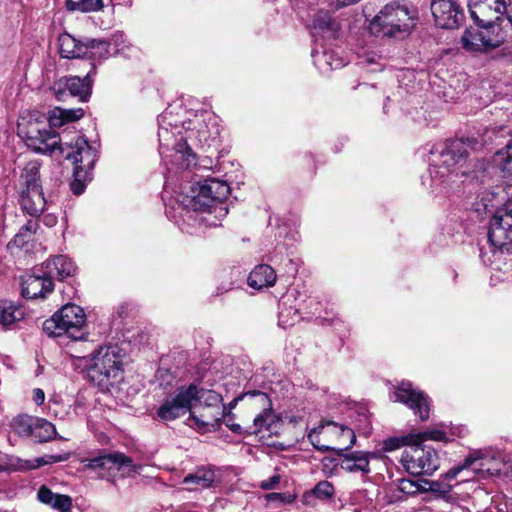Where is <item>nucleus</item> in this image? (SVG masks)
<instances>
[{"instance_id": "obj_35", "label": "nucleus", "mask_w": 512, "mask_h": 512, "mask_svg": "<svg viewBox=\"0 0 512 512\" xmlns=\"http://www.w3.org/2000/svg\"><path fill=\"white\" fill-rule=\"evenodd\" d=\"M479 29L468 28L461 37V45L468 52L487 51Z\"/></svg>"}, {"instance_id": "obj_62", "label": "nucleus", "mask_w": 512, "mask_h": 512, "mask_svg": "<svg viewBox=\"0 0 512 512\" xmlns=\"http://www.w3.org/2000/svg\"><path fill=\"white\" fill-rule=\"evenodd\" d=\"M347 469H348L349 471H352V466H347Z\"/></svg>"}, {"instance_id": "obj_27", "label": "nucleus", "mask_w": 512, "mask_h": 512, "mask_svg": "<svg viewBox=\"0 0 512 512\" xmlns=\"http://www.w3.org/2000/svg\"><path fill=\"white\" fill-rule=\"evenodd\" d=\"M246 395H251V397H257L259 403L263 406L262 412L259 413L254 418V432H260L264 428L268 430L272 423V404L269 397L267 396L266 393L258 390L248 391L246 392Z\"/></svg>"}, {"instance_id": "obj_57", "label": "nucleus", "mask_w": 512, "mask_h": 512, "mask_svg": "<svg viewBox=\"0 0 512 512\" xmlns=\"http://www.w3.org/2000/svg\"><path fill=\"white\" fill-rule=\"evenodd\" d=\"M338 7L349 5L351 0H335Z\"/></svg>"}, {"instance_id": "obj_51", "label": "nucleus", "mask_w": 512, "mask_h": 512, "mask_svg": "<svg viewBox=\"0 0 512 512\" xmlns=\"http://www.w3.org/2000/svg\"><path fill=\"white\" fill-rule=\"evenodd\" d=\"M269 500L279 501L281 503H290L293 500L291 495L285 493H271L268 495Z\"/></svg>"}, {"instance_id": "obj_37", "label": "nucleus", "mask_w": 512, "mask_h": 512, "mask_svg": "<svg viewBox=\"0 0 512 512\" xmlns=\"http://www.w3.org/2000/svg\"><path fill=\"white\" fill-rule=\"evenodd\" d=\"M39 227L38 221L35 219H30L23 225L19 232L14 236L12 240V244L17 247H23L25 244L29 243L37 231Z\"/></svg>"}, {"instance_id": "obj_18", "label": "nucleus", "mask_w": 512, "mask_h": 512, "mask_svg": "<svg viewBox=\"0 0 512 512\" xmlns=\"http://www.w3.org/2000/svg\"><path fill=\"white\" fill-rule=\"evenodd\" d=\"M22 296L26 299L45 298L54 290L53 281L48 277L42 266L34 268L22 277Z\"/></svg>"}, {"instance_id": "obj_1", "label": "nucleus", "mask_w": 512, "mask_h": 512, "mask_svg": "<svg viewBox=\"0 0 512 512\" xmlns=\"http://www.w3.org/2000/svg\"><path fill=\"white\" fill-rule=\"evenodd\" d=\"M191 195H180L176 199L177 207L173 209L184 222L197 223L206 227H216L228 214L224 200L230 193V187L225 181L207 178L190 187Z\"/></svg>"}, {"instance_id": "obj_53", "label": "nucleus", "mask_w": 512, "mask_h": 512, "mask_svg": "<svg viewBox=\"0 0 512 512\" xmlns=\"http://www.w3.org/2000/svg\"><path fill=\"white\" fill-rule=\"evenodd\" d=\"M33 400L37 405H41L45 400V394L42 389L36 388L33 390Z\"/></svg>"}, {"instance_id": "obj_41", "label": "nucleus", "mask_w": 512, "mask_h": 512, "mask_svg": "<svg viewBox=\"0 0 512 512\" xmlns=\"http://www.w3.org/2000/svg\"><path fill=\"white\" fill-rule=\"evenodd\" d=\"M414 443H416L414 433L403 436L390 437L383 441V450L386 452H391L406 445L411 447V445Z\"/></svg>"}, {"instance_id": "obj_22", "label": "nucleus", "mask_w": 512, "mask_h": 512, "mask_svg": "<svg viewBox=\"0 0 512 512\" xmlns=\"http://www.w3.org/2000/svg\"><path fill=\"white\" fill-rule=\"evenodd\" d=\"M224 412V409H208L206 407H202V411L199 414L195 412L190 413V425L204 432L216 430L220 427Z\"/></svg>"}, {"instance_id": "obj_23", "label": "nucleus", "mask_w": 512, "mask_h": 512, "mask_svg": "<svg viewBox=\"0 0 512 512\" xmlns=\"http://www.w3.org/2000/svg\"><path fill=\"white\" fill-rule=\"evenodd\" d=\"M68 459V455H45L32 460H23L17 457H11L8 463V469L14 471H30L41 466L63 462Z\"/></svg>"}, {"instance_id": "obj_45", "label": "nucleus", "mask_w": 512, "mask_h": 512, "mask_svg": "<svg viewBox=\"0 0 512 512\" xmlns=\"http://www.w3.org/2000/svg\"><path fill=\"white\" fill-rule=\"evenodd\" d=\"M356 471H360L361 477L365 478V474L370 471L369 454L362 451L354 452V472Z\"/></svg>"}, {"instance_id": "obj_59", "label": "nucleus", "mask_w": 512, "mask_h": 512, "mask_svg": "<svg viewBox=\"0 0 512 512\" xmlns=\"http://www.w3.org/2000/svg\"><path fill=\"white\" fill-rule=\"evenodd\" d=\"M506 25L512 26V13H507L505 17Z\"/></svg>"}, {"instance_id": "obj_33", "label": "nucleus", "mask_w": 512, "mask_h": 512, "mask_svg": "<svg viewBox=\"0 0 512 512\" xmlns=\"http://www.w3.org/2000/svg\"><path fill=\"white\" fill-rule=\"evenodd\" d=\"M196 395L193 397V404L199 403L201 406L206 407L208 409H224V406H221L222 396L213 391L206 389H199L195 385Z\"/></svg>"}, {"instance_id": "obj_44", "label": "nucleus", "mask_w": 512, "mask_h": 512, "mask_svg": "<svg viewBox=\"0 0 512 512\" xmlns=\"http://www.w3.org/2000/svg\"><path fill=\"white\" fill-rule=\"evenodd\" d=\"M422 483H423V491H430V492L437 494L439 496H442V497L447 496L452 489L451 485L444 484L439 481L423 480Z\"/></svg>"}, {"instance_id": "obj_52", "label": "nucleus", "mask_w": 512, "mask_h": 512, "mask_svg": "<svg viewBox=\"0 0 512 512\" xmlns=\"http://www.w3.org/2000/svg\"><path fill=\"white\" fill-rule=\"evenodd\" d=\"M111 40L113 44L118 48V50L124 48V43L126 41L125 35L122 32H116L112 35Z\"/></svg>"}, {"instance_id": "obj_49", "label": "nucleus", "mask_w": 512, "mask_h": 512, "mask_svg": "<svg viewBox=\"0 0 512 512\" xmlns=\"http://www.w3.org/2000/svg\"><path fill=\"white\" fill-rule=\"evenodd\" d=\"M313 493L319 499H326L333 495L334 487L328 481H321L314 487Z\"/></svg>"}, {"instance_id": "obj_38", "label": "nucleus", "mask_w": 512, "mask_h": 512, "mask_svg": "<svg viewBox=\"0 0 512 512\" xmlns=\"http://www.w3.org/2000/svg\"><path fill=\"white\" fill-rule=\"evenodd\" d=\"M103 7V0H66V8L71 12H95Z\"/></svg>"}, {"instance_id": "obj_34", "label": "nucleus", "mask_w": 512, "mask_h": 512, "mask_svg": "<svg viewBox=\"0 0 512 512\" xmlns=\"http://www.w3.org/2000/svg\"><path fill=\"white\" fill-rule=\"evenodd\" d=\"M214 481L215 473L210 468H199L183 479L184 484L194 485V488H208Z\"/></svg>"}, {"instance_id": "obj_25", "label": "nucleus", "mask_w": 512, "mask_h": 512, "mask_svg": "<svg viewBox=\"0 0 512 512\" xmlns=\"http://www.w3.org/2000/svg\"><path fill=\"white\" fill-rule=\"evenodd\" d=\"M59 53L62 58H84L87 47L85 41L76 39L69 33H62L58 37Z\"/></svg>"}, {"instance_id": "obj_46", "label": "nucleus", "mask_w": 512, "mask_h": 512, "mask_svg": "<svg viewBox=\"0 0 512 512\" xmlns=\"http://www.w3.org/2000/svg\"><path fill=\"white\" fill-rule=\"evenodd\" d=\"M398 489L400 492L407 495H414L420 491H423V483L416 482L410 479L402 478L398 480Z\"/></svg>"}, {"instance_id": "obj_48", "label": "nucleus", "mask_w": 512, "mask_h": 512, "mask_svg": "<svg viewBox=\"0 0 512 512\" xmlns=\"http://www.w3.org/2000/svg\"><path fill=\"white\" fill-rule=\"evenodd\" d=\"M324 429L325 426L323 425L313 428L308 434V439L316 449L320 451H329L332 450L333 448L328 445L322 444L319 438V435L324 432Z\"/></svg>"}, {"instance_id": "obj_3", "label": "nucleus", "mask_w": 512, "mask_h": 512, "mask_svg": "<svg viewBox=\"0 0 512 512\" xmlns=\"http://www.w3.org/2000/svg\"><path fill=\"white\" fill-rule=\"evenodd\" d=\"M476 140L467 138L446 140L435 144L430 150V175L438 184L449 183L453 178L466 176L470 172L467 147L475 148Z\"/></svg>"}, {"instance_id": "obj_14", "label": "nucleus", "mask_w": 512, "mask_h": 512, "mask_svg": "<svg viewBox=\"0 0 512 512\" xmlns=\"http://www.w3.org/2000/svg\"><path fill=\"white\" fill-rule=\"evenodd\" d=\"M488 241L494 249L512 244V208L504 207L495 211L490 220Z\"/></svg>"}, {"instance_id": "obj_42", "label": "nucleus", "mask_w": 512, "mask_h": 512, "mask_svg": "<svg viewBox=\"0 0 512 512\" xmlns=\"http://www.w3.org/2000/svg\"><path fill=\"white\" fill-rule=\"evenodd\" d=\"M314 27L322 32H329L332 35L338 31V24L325 12H320L316 15Z\"/></svg>"}, {"instance_id": "obj_28", "label": "nucleus", "mask_w": 512, "mask_h": 512, "mask_svg": "<svg viewBox=\"0 0 512 512\" xmlns=\"http://www.w3.org/2000/svg\"><path fill=\"white\" fill-rule=\"evenodd\" d=\"M364 437L370 436L372 432L371 414L367 403H354V430Z\"/></svg>"}, {"instance_id": "obj_39", "label": "nucleus", "mask_w": 512, "mask_h": 512, "mask_svg": "<svg viewBox=\"0 0 512 512\" xmlns=\"http://www.w3.org/2000/svg\"><path fill=\"white\" fill-rule=\"evenodd\" d=\"M173 161L180 169H187L194 163L195 155L191 153L190 148L185 143H179L173 155Z\"/></svg>"}, {"instance_id": "obj_31", "label": "nucleus", "mask_w": 512, "mask_h": 512, "mask_svg": "<svg viewBox=\"0 0 512 512\" xmlns=\"http://www.w3.org/2000/svg\"><path fill=\"white\" fill-rule=\"evenodd\" d=\"M314 63L322 72L344 67L347 63L333 51L313 54Z\"/></svg>"}, {"instance_id": "obj_61", "label": "nucleus", "mask_w": 512, "mask_h": 512, "mask_svg": "<svg viewBox=\"0 0 512 512\" xmlns=\"http://www.w3.org/2000/svg\"><path fill=\"white\" fill-rule=\"evenodd\" d=\"M81 100H82L83 102H86L87 98H86V97H83V98H81Z\"/></svg>"}, {"instance_id": "obj_40", "label": "nucleus", "mask_w": 512, "mask_h": 512, "mask_svg": "<svg viewBox=\"0 0 512 512\" xmlns=\"http://www.w3.org/2000/svg\"><path fill=\"white\" fill-rule=\"evenodd\" d=\"M35 419L28 415L16 417L12 422L14 431L21 437H32Z\"/></svg>"}, {"instance_id": "obj_47", "label": "nucleus", "mask_w": 512, "mask_h": 512, "mask_svg": "<svg viewBox=\"0 0 512 512\" xmlns=\"http://www.w3.org/2000/svg\"><path fill=\"white\" fill-rule=\"evenodd\" d=\"M512 161V133L511 139L505 145L503 149L495 153L494 162L498 165L505 167L508 163Z\"/></svg>"}, {"instance_id": "obj_21", "label": "nucleus", "mask_w": 512, "mask_h": 512, "mask_svg": "<svg viewBox=\"0 0 512 512\" xmlns=\"http://www.w3.org/2000/svg\"><path fill=\"white\" fill-rule=\"evenodd\" d=\"M505 21H490V23H475L484 38L487 51L500 47L506 40L507 34L503 23Z\"/></svg>"}, {"instance_id": "obj_5", "label": "nucleus", "mask_w": 512, "mask_h": 512, "mask_svg": "<svg viewBox=\"0 0 512 512\" xmlns=\"http://www.w3.org/2000/svg\"><path fill=\"white\" fill-rule=\"evenodd\" d=\"M413 25V17L405 2L387 3L369 24L370 32L377 37H400L407 34Z\"/></svg>"}, {"instance_id": "obj_7", "label": "nucleus", "mask_w": 512, "mask_h": 512, "mask_svg": "<svg viewBox=\"0 0 512 512\" xmlns=\"http://www.w3.org/2000/svg\"><path fill=\"white\" fill-rule=\"evenodd\" d=\"M86 315L84 310L75 304H66L50 319L43 323V331L51 337L66 335L72 340H84Z\"/></svg>"}, {"instance_id": "obj_63", "label": "nucleus", "mask_w": 512, "mask_h": 512, "mask_svg": "<svg viewBox=\"0 0 512 512\" xmlns=\"http://www.w3.org/2000/svg\"><path fill=\"white\" fill-rule=\"evenodd\" d=\"M2 470H3V468L0 467V471H2Z\"/></svg>"}, {"instance_id": "obj_55", "label": "nucleus", "mask_w": 512, "mask_h": 512, "mask_svg": "<svg viewBox=\"0 0 512 512\" xmlns=\"http://www.w3.org/2000/svg\"><path fill=\"white\" fill-rule=\"evenodd\" d=\"M168 134L169 133H168L167 129L160 128L158 131V136H159L160 141H162V139L165 138Z\"/></svg>"}, {"instance_id": "obj_8", "label": "nucleus", "mask_w": 512, "mask_h": 512, "mask_svg": "<svg viewBox=\"0 0 512 512\" xmlns=\"http://www.w3.org/2000/svg\"><path fill=\"white\" fill-rule=\"evenodd\" d=\"M20 205L23 211L33 217H39L46 209L47 200L40 181V164L28 162L20 176Z\"/></svg>"}, {"instance_id": "obj_56", "label": "nucleus", "mask_w": 512, "mask_h": 512, "mask_svg": "<svg viewBox=\"0 0 512 512\" xmlns=\"http://www.w3.org/2000/svg\"><path fill=\"white\" fill-rule=\"evenodd\" d=\"M246 393H243L242 395H240L239 397L235 398L231 403H230V408H233L235 407V405L237 404V402L239 400H242L244 397H246Z\"/></svg>"}, {"instance_id": "obj_16", "label": "nucleus", "mask_w": 512, "mask_h": 512, "mask_svg": "<svg viewBox=\"0 0 512 512\" xmlns=\"http://www.w3.org/2000/svg\"><path fill=\"white\" fill-rule=\"evenodd\" d=\"M431 12L437 26L443 29H457L464 20L465 14L455 0H432Z\"/></svg>"}, {"instance_id": "obj_11", "label": "nucleus", "mask_w": 512, "mask_h": 512, "mask_svg": "<svg viewBox=\"0 0 512 512\" xmlns=\"http://www.w3.org/2000/svg\"><path fill=\"white\" fill-rule=\"evenodd\" d=\"M401 463L413 476H431L440 467V457L432 446L414 443L403 452Z\"/></svg>"}, {"instance_id": "obj_32", "label": "nucleus", "mask_w": 512, "mask_h": 512, "mask_svg": "<svg viewBox=\"0 0 512 512\" xmlns=\"http://www.w3.org/2000/svg\"><path fill=\"white\" fill-rule=\"evenodd\" d=\"M24 318V311L12 302L0 301V325L10 327Z\"/></svg>"}, {"instance_id": "obj_54", "label": "nucleus", "mask_w": 512, "mask_h": 512, "mask_svg": "<svg viewBox=\"0 0 512 512\" xmlns=\"http://www.w3.org/2000/svg\"><path fill=\"white\" fill-rule=\"evenodd\" d=\"M492 135H496V128L486 129L484 134H483V136H482L483 144H487L489 142H492V140H493Z\"/></svg>"}, {"instance_id": "obj_12", "label": "nucleus", "mask_w": 512, "mask_h": 512, "mask_svg": "<svg viewBox=\"0 0 512 512\" xmlns=\"http://www.w3.org/2000/svg\"><path fill=\"white\" fill-rule=\"evenodd\" d=\"M195 395V384L179 388L174 396L163 401L157 410L158 417L163 421H172L183 416L191 410Z\"/></svg>"}, {"instance_id": "obj_2", "label": "nucleus", "mask_w": 512, "mask_h": 512, "mask_svg": "<svg viewBox=\"0 0 512 512\" xmlns=\"http://www.w3.org/2000/svg\"><path fill=\"white\" fill-rule=\"evenodd\" d=\"M84 114L85 109L82 107L69 109L55 107L49 114L50 125L37 119L22 118L17 125L18 135L24 140L28 148L37 153H52L55 149L61 151V146H64L66 141H74L78 134L70 138H68V134L60 137L52 130V127H60L64 124L75 122L81 119Z\"/></svg>"}, {"instance_id": "obj_24", "label": "nucleus", "mask_w": 512, "mask_h": 512, "mask_svg": "<svg viewBox=\"0 0 512 512\" xmlns=\"http://www.w3.org/2000/svg\"><path fill=\"white\" fill-rule=\"evenodd\" d=\"M37 499L55 510L60 512H71L72 498L65 494H57L52 492L50 488L42 485L37 492Z\"/></svg>"}, {"instance_id": "obj_20", "label": "nucleus", "mask_w": 512, "mask_h": 512, "mask_svg": "<svg viewBox=\"0 0 512 512\" xmlns=\"http://www.w3.org/2000/svg\"><path fill=\"white\" fill-rule=\"evenodd\" d=\"M48 277L53 279L64 280L74 275L76 266L70 258L64 255H58L45 261L42 265Z\"/></svg>"}, {"instance_id": "obj_50", "label": "nucleus", "mask_w": 512, "mask_h": 512, "mask_svg": "<svg viewBox=\"0 0 512 512\" xmlns=\"http://www.w3.org/2000/svg\"><path fill=\"white\" fill-rule=\"evenodd\" d=\"M281 477L279 474H274L269 477L267 480L261 482L260 487L264 490L274 489L280 483Z\"/></svg>"}, {"instance_id": "obj_15", "label": "nucleus", "mask_w": 512, "mask_h": 512, "mask_svg": "<svg viewBox=\"0 0 512 512\" xmlns=\"http://www.w3.org/2000/svg\"><path fill=\"white\" fill-rule=\"evenodd\" d=\"M88 467L95 470L107 471H123V474L130 477L139 474L143 466L135 464L132 458L120 452L106 453L89 459Z\"/></svg>"}, {"instance_id": "obj_30", "label": "nucleus", "mask_w": 512, "mask_h": 512, "mask_svg": "<svg viewBox=\"0 0 512 512\" xmlns=\"http://www.w3.org/2000/svg\"><path fill=\"white\" fill-rule=\"evenodd\" d=\"M496 194L489 190L479 192L470 204V209L474 211L479 217H482L487 212L491 211L497 205Z\"/></svg>"}, {"instance_id": "obj_36", "label": "nucleus", "mask_w": 512, "mask_h": 512, "mask_svg": "<svg viewBox=\"0 0 512 512\" xmlns=\"http://www.w3.org/2000/svg\"><path fill=\"white\" fill-rule=\"evenodd\" d=\"M56 435L55 426L43 418H36L32 438L39 443L52 440Z\"/></svg>"}, {"instance_id": "obj_9", "label": "nucleus", "mask_w": 512, "mask_h": 512, "mask_svg": "<svg viewBox=\"0 0 512 512\" xmlns=\"http://www.w3.org/2000/svg\"><path fill=\"white\" fill-rule=\"evenodd\" d=\"M504 459L492 450H477L469 454L462 463L452 467L444 474V479H455L463 471H471L480 477L499 475L504 467Z\"/></svg>"}, {"instance_id": "obj_19", "label": "nucleus", "mask_w": 512, "mask_h": 512, "mask_svg": "<svg viewBox=\"0 0 512 512\" xmlns=\"http://www.w3.org/2000/svg\"><path fill=\"white\" fill-rule=\"evenodd\" d=\"M92 86L91 73H87L83 78L79 76L62 77L54 82L52 89L55 96H90Z\"/></svg>"}, {"instance_id": "obj_10", "label": "nucleus", "mask_w": 512, "mask_h": 512, "mask_svg": "<svg viewBox=\"0 0 512 512\" xmlns=\"http://www.w3.org/2000/svg\"><path fill=\"white\" fill-rule=\"evenodd\" d=\"M189 138L196 141L202 149L217 148L221 138V120L208 110L196 111L193 119L189 118Z\"/></svg>"}, {"instance_id": "obj_43", "label": "nucleus", "mask_w": 512, "mask_h": 512, "mask_svg": "<svg viewBox=\"0 0 512 512\" xmlns=\"http://www.w3.org/2000/svg\"><path fill=\"white\" fill-rule=\"evenodd\" d=\"M415 442L423 444L427 440L445 441L447 439L446 432L443 429L435 428L424 432L414 433Z\"/></svg>"}, {"instance_id": "obj_6", "label": "nucleus", "mask_w": 512, "mask_h": 512, "mask_svg": "<svg viewBox=\"0 0 512 512\" xmlns=\"http://www.w3.org/2000/svg\"><path fill=\"white\" fill-rule=\"evenodd\" d=\"M61 154L75 165L74 181L70 186L75 195H81L85 190L82 179L93 170L98 160V149L90 145L83 136L77 135L74 141H66L61 146Z\"/></svg>"}, {"instance_id": "obj_13", "label": "nucleus", "mask_w": 512, "mask_h": 512, "mask_svg": "<svg viewBox=\"0 0 512 512\" xmlns=\"http://www.w3.org/2000/svg\"><path fill=\"white\" fill-rule=\"evenodd\" d=\"M394 401L401 402L413 410L424 421L429 418L430 399L409 381H402L393 392Z\"/></svg>"}, {"instance_id": "obj_26", "label": "nucleus", "mask_w": 512, "mask_h": 512, "mask_svg": "<svg viewBox=\"0 0 512 512\" xmlns=\"http://www.w3.org/2000/svg\"><path fill=\"white\" fill-rule=\"evenodd\" d=\"M276 279V272L270 265L259 264L250 272L247 283L254 289H263L272 287Z\"/></svg>"}, {"instance_id": "obj_17", "label": "nucleus", "mask_w": 512, "mask_h": 512, "mask_svg": "<svg viewBox=\"0 0 512 512\" xmlns=\"http://www.w3.org/2000/svg\"><path fill=\"white\" fill-rule=\"evenodd\" d=\"M470 16L475 23L505 21L507 2L505 0H468Z\"/></svg>"}, {"instance_id": "obj_29", "label": "nucleus", "mask_w": 512, "mask_h": 512, "mask_svg": "<svg viewBox=\"0 0 512 512\" xmlns=\"http://www.w3.org/2000/svg\"><path fill=\"white\" fill-rule=\"evenodd\" d=\"M110 45L111 43L104 39H92L88 38L85 40V51L84 58L91 60H103L110 56Z\"/></svg>"}, {"instance_id": "obj_58", "label": "nucleus", "mask_w": 512, "mask_h": 512, "mask_svg": "<svg viewBox=\"0 0 512 512\" xmlns=\"http://www.w3.org/2000/svg\"><path fill=\"white\" fill-rule=\"evenodd\" d=\"M233 432H239L241 429V426L239 424H232L227 425Z\"/></svg>"}, {"instance_id": "obj_60", "label": "nucleus", "mask_w": 512, "mask_h": 512, "mask_svg": "<svg viewBox=\"0 0 512 512\" xmlns=\"http://www.w3.org/2000/svg\"><path fill=\"white\" fill-rule=\"evenodd\" d=\"M507 13H512V0H508V3H507Z\"/></svg>"}, {"instance_id": "obj_4", "label": "nucleus", "mask_w": 512, "mask_h": 512, "mask_svg": "<svg viewBox=\"0 0 512 512\" xmlns=\"http://www.w3.org/2000/svg\"><path fill=\"white\" fill-rule=\"evenodd\" d=\"M75 365L87 372L89 380L107 391L122 376V354L117 346L100 347L90 355H75Z\"/></svg>"}]
</instances>
